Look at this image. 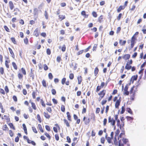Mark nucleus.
Masks as SVG:
<instances>
[{"label": "nucleus", "mask_w": 146, "mask_h": 146, "mask_svg": "<svg viewBox=\"0 0 146 146\" xmlns=\"http://www.w3.org/2000/svg\"><path fill=\"white\" fill-rule=\"evenodd\" d=\"M61 60V56H59L57 57L56 60L58 63L60 62Z\"/></svg>", "instance_id": "nucleus-54"}, {"label": "nucleus", "mask_w": 146, "mask_h": 146, "mask_svg": "<svg viewBox=\"0 0 146 146\" xmlns=\"http://www.w3.org/2000/svg\"><path fill=\"white\" fill-rule=\"evenodd\" d=\"M137 90V87L135 86H133L131 88L129 91V93L130 94V100L131 101L134 100L135 93Z\"/></svg>", "instance_id": "nucleus-3"}, {"label": "nucleus", "mask_w": 146, "mask_h": 146, "mask_svg": "<svg viewBox=\"0 0 146 146\" xmlns=\"http://www.w3.org/2000/svg\"><path fill=\"white\" fill-rule=\"evenodd\" d=\"M64 123L66 125L67 127H69L70 126V123L65 118L63 120Z\"/></svg>", "instance_id": "nucleus-35"}, {"label": "nucleus", "mask_w": 146, "mask_h": 146, "mask_svg": "<svg viewBox=\"0 0 146 146\" xmlns=\"http://www.w3.org/2000/svg\"><path fill=\"white\" fill-rule=\"evenodd\" d=\"M124 6L123 5H120L117 9V13L120 12L121 10H123L125 9Z\"/></svg>", "instance_id": "nucleus-29"}, {"label": "nucleus", "mask_w": 146, "mask_h": 146, "mask_svg": "<svg viewBox=\"0 0 146 146\" xmlns=\"http://www.w3.org/2000/svg\"><path fill=\"white\" fill-rule=\"evenodd\" d=\"M98 47V44H95L93 48V51H96Z\"/></svg>", "instance_id": "nucleus-58"}, {"label": "nucleus", "mask_w": 146, "mask_h": 146, "mask_svg": "<svg viewBox=\"0 0 146 146\" xmlns=\"http://www.w3.org/2000/svg\"><path fill=\"white\" fill-rule=\"evenodd\" d=\"M37 118L39 122L40 123H41L42 121L41 119L40 116L39 114H38L37 115Z\"/></svg>", "instance_id": "nucleus-53"}, {"label": "nucleus", "mask_w": 146, "mask_h": 146, "mask_svg": "<svg viewBox=\"0 0 146 146\" xmlns=\"http://www.w3.org/2000/svg\"><path fill=\"white\" fill-rule=\"evenodd\" d=\"M0 73L1 75H3L4 74V69L2 67L0 68Z\"/></svg>", "instance_id": "nucleus-59"}, {"label": "nucleus", "mask_w": 146, "mask_h": 146, "mask_svg": "<svg viewBox=\"0 0 146 146\" xmlns=\"http://www.w3.org/2000/svg\"><path fill=\"white\" fill-rule=\"evenodd\" d=\"M115 119H113V118L111 116H109L108 117V122L110 123L111 125L113 126H114V128H115Z\"/></svg>", "instance_id": "nucleus-10"}, {"label": "nucleus", "mask_w": 146, "mask_h": 146, "mask_svg": "<svg viewBox=\"0 0 146 146\" xmlns=\"http://www.w3.org/2000/svg\"><path fill=\"white\" fill-rule=\"evenodd\" d=\"M44 116L47 119H49L50 118V115L48 114V113L47 112H44Z\"/></svg>", "instance_id": "nucleus-40"}, {"label": "nucleus", "mask_w": 146, "mask_h": 146, "mask_svg": "<svg viewBox=\"0 0 146 146\" xmlns=\"http://www.w3.org/2000/svg\"><path fill=\"white\" fill-rule=\"evenodd\" d=\"M91 119H90L89 118H87L85 116L83 118V121H84V124L85 125H87L89 124L90 121L91 119L92 118H93L94 119H95V115L94 114H91Z\"/></svg>", "instance_id": "nucleus-8"}, {"label": "nucleus", "mask_w": 146, "mask_h": 146, "mask_svg": "<svg viewBox=\"0 0 146 146\" xmlns=\"http://www.w3.org/2000/svg\"><path fill=\"white\" fill-rule=\"evenodd\" d=\"M29 76L30 77L32 78L33 80L34 79L35 75L34 73V70H33L32 69H31V72L29 74Z\"/></svg>", "instance_id": "nucleus-20"}, {"label": "nucleus", "mask_w": 146, "mask_h": 146, "mask_svg": "<svg viewBox=\"0 0 146 146\" xmlns=\"http://www.w3.org/2000/svg\"><path fill=\"white\" fill-rule=\"evenodd\" d=\"M33 14L34 16L37 17L38 14V10L36 8H34L33 9Z\"/></svg>", "instance_id": "nucleus-26"}, {"label": "nucleus", "mask_w": 146, "mask_h": 146, "mask_svg": "<svg viewBox=\"0 0 146 146\" xmlns=\"http://www.w3.org/2000/svg\"><path fill=\"white\" fill-rule=\"evenodd\" d=\"M12 42L15 44H17V41L14 37H12L10 38Z\"/></svg>", "instance_id": "nucleus-39"}, {"label": "nucleus", "mask_w": 146, "mask_h": 146, "mask_svg": "<svg viewBox=\"0 0 146 146\" xmlns=\"http://www.w3.org/2000/svg\"><path fill=\"white\" fill-rule=\"evenodd\" d=\"M114 117L115 119V120L116 121L117 125V127H119V128L121 130H124L125 123L123 121L125 120V119L123 117H122L121 119V123L120 124V121L119 119L118 118V115L117 114L114 115Z\"/></svg>", "instance_id": "nucleus-2"}, {"label": "nucleus", "mask_w": 146, "mask_h": 146, "mask_svg": "<svg viewBox=\"0 0 146 146\" xmlns=\"http://www.w3.org/2000/svg\"><path fill=\"white\" fill-rule=\"evenodd\" d=\"M107 136L108 135L107 133H106L105 135V137L106 138L108 142L109 143H111V140L113 138L111 137H107Z\"/></svg>", "instance_id": "nucleus-36"}, {"label": "nucleus", "mask_w": 146, "mask_h": 146, "mask_svg": "<svg viewBox=\"0 0 146 146\" xmlns=\"http://www.w3.org/2000/svg\"><path fill=\"white\" fill-rule=\"evenodd\" d=\"M92 16L95 18L97 17L98 16L97 13L94 11L92 12Z\"/></svg>", "instance_id": "nucleus-62"}, {"label": "nucleus", "mask_w": 146, "mask_h": 146, "mask_svg": "<svg viewBox=\"0 0 146 146\" xmlns=\"http://www.w3.org/2000/svg\"><path fill=\"white\" fill-rule=\"evenodd\" d=\"M23 138L24 139L27 140V142L28 143L31 144L33 145H36V143L34 141L30 140L27 136L24 135L23 136Z\"/></svg>", "instance_id": "nucleus-11"}, {"label": "nucleus", "mask_w": 146, "mask_h": 146, "mask_svg": "<svg viewBox=\"0 0 146 146\" xmlns=\"http://www.w3.org/2000/svg\"><path fill=\"white\" fill-rule=\"evenodd\" d=\"M29 102L31 104V107L32 108L35 110H36L37 108L34 102H32L31 100L29 101Z\"/></svg>", "instance_id": "nucleus-21"}, {"label": "nucleus", "mask_w": 146, "mask_h": 146, "mask_svg": "<svg viewBox=\"0 0 146 146\" xmlns=\"http://www.w3.org/2000/svg\"><path fill=\"white\" fill-rule=\"evenodd\" d=\"M130 57V55L129 54H125L122 56V58L125 60H128Z\"/></svg>", "instance_id": "nucleus-18"}, {"label": "nucleus", "mask_w": 146, "mask_h": 146, "mask_svg": "<svg viewBox=\"0 0 146 146\" xmlns=\"http://www.w3.org/2000/svg\"><path fill=\"white\" fill-rule=\"evenodd\" d=\"M8 133L10 137H13L14 135V133L11 130H9Z\"/></svg>", "instance_id": "nucleus-43"}, {"label": "nucleus", "mask_w": 146, "mask_h": 146, "mask_svg": "<svg viewBox=\"0 0 146 146\" xmlns=\"http://www.w3.org/2000/svg\"><path fill=\"white\" fill-rule=\"evenodd\" d=\"M1 119L6 121L7 123L10 121V118L9 115H4L1 117Z\"/></svg>", "instance_id": "nucleus-12"}, {"label": "nucleus", "mask_w": 146, "mask_h": 146, "mask_svg": "<svg viewBox=\"0 0 146 146\" xmlns=\"http://www.w3.org/2000/svg\"><path fill=\"white\" fill-rule=\"evenodd\" d=\"M38 92V90L37 89L35 90H33L32 93V95L33 98L35 99L36 98V96L37 95V93Z\"/></svg>", "instance_id": "nucleus-19"}, {"label": "nucleus", "mask_w": 146, "mask_h": 146, "mask_svg": "<svg viewBox=\"0 0 146 146\" xmlns=\"http://www.w3.org/2000/svg\"><path fill=\"white\" fill-rule=\"evenodd\" d=\"M65 18L66 16L65 15H58V19L60 21H62Z\"/></svg>", "instance_id": "nucleus-34"}, {"label": "nucleus", "mask_w": 146, "mask_h": 146, "mask_svg": "<svg viewBox=\"0 0 146 146\" xmlns=\"http://www.w3.org/2000/svg\"><path fill=\"white\" fill-rule=\"evenodd\" d=\"M127 112L131 114H133V112L131 110L130 108H127Z\"/></svg>", "instance_id": "nucleus-57"}, {"label": "nucleus", "mask_w": 146, "mask_h": 146, "mask_svg": "<svg viewBox=\"0 0 146 146\" xmlns=\"http://www.w3.org/2000/svg\"><path fill=\"white\" fill-rule=\"evenodd\" d=\"M126 42V41L125 40H124L123 41H122V40L121 39L119 40V43L121 45L123 46L125 45V44Z\"/></svg>", "instance_id": "nucleus-41"}, {"label": "nucleus", "mask_w": 146, "mask_h": 146, "mask_svg": "<svg viewBox=\"0 0 146 146\" xmlns=\"http://www.w3.org/2000/svg\"><path fill=\"white\" fill-rule=\"evenodd\" d=\"M0 93L3 95L5 94V92L4 90L1 88H0Z\"/></svg>", "instance_id": "nucleus-61"}, {"label": "nucleus", "mask_w": 146, "mask_h": 146, "mask_svg": "<svg viewBox=\"0 0 146 146\" xmlns=\"http://www.w3.org/2000/svg\"><path fill=\"white\" fill-rule=\"evenodd\" d=\"M4 28L5 30L8 32H10L9 29L8 28V27L6 25H5L4 26Z\"/></svg>", "instance_id": "nucleus-63"}, {"label": "nucleus", "mask_w": 146, "mask_h": 146, "mask_svg": "<svg viewBox=\"0 0 146 146\" xmlns=\"http://www.w3.org/2000/svg\"><path fill=\"white\" fill-rule=\"evenodd\" d=\"M54 125L56 127H53V130L55 133H57L58 132V130H60V127L59 125L57 124H55Z\"/></svg>", "instance_id": "nucleus-17"}, {"label": "nucleus", "mask_w": 146, "mask_h": 146, "mask_svg": "<svg viewBox=\"0 0 146 146\" xmlns=\"http://www.w3.org/2000/svg\"><path fill=\"white\" fill-rule=\"evenodd\" d=\"M42 84L43 87L45 88H46L47 87V84L46 82V81L44 79H43L42 80Z\"/></svg>", "instance_id": "nucleus-42"}, {"label": "nucleus", "mask_w": 146, "mask_h": 146, "mask_svg": "<svg viewBox=\"0 0 146 146\" xmlns=\"http://www.w3.org/2000/svg\"><path fill=\"white\" fill-rule=\"evenodd\" d=\"M40 33V30L37 28L34 30L33 33V35L36 37L38 36Z\"/></svg>", "instance_id": "nucleus-16"}, {"label": "nucleus", "mask_w": 146, "mask_h": 146, "mask_svg": "<svg viewBox=\"0 0 146 146\" xmlns=\"http://www.w3.org/2000/svg\"><path fill=\"white\" fill-rule=\"evenodd\" d=\"M20 72L18 73L17 76L19 79L22 80L23 78V75H26V72L25 69L23 68H22L20 70Z\"/></svg>", "instance_id": "nucleus-4"}, {"label": "nucleus", "mask_w": 146, "mask_h": 146, "mask_svg": "<svg viewBox=\"0 0 146 146\" xmlns=\"http://www.w3.org/2000/svg\"><path fill=\"white\" fill-rule=\"evenodd\" d=\"M12 98L14 101L15 102H17L18 101V99L17 96L15 95H13L12 97Z\"/></svg>", "instance_id": "nucleus-48"}, {"label": "nucleus", "mask_w": 146, "mask_h": 146, "mask_svg": "<svg viewBox=\"0 0 146 146\" xmlns=\"http://www.w3.org/2000/svg\"><path fill=\"white\" fill-rule=\"evenodd\" d=\"M65 107L64 105H62L61 106V110L62 112H64L65 111Z\"/></svg>", "instance_id": "nucleus-55"}, {"label": "nucleus", "mask_w": 146, "mask_h": 146, "mask_svg": "<svg viewBox=\"0 0 146 146\" xmlns=\"http://www.w3.org/2000/svg\"><path fill=\"white\" fill-rule=\"evenodd\" d=\"M107 102V100L106 99H103L101 102V104L102 106L105 105Z\"/></svg>", "instance_id": "nucleus-49"}, {"label": "nucleus", "mask_w": 146, "mask_h": 146, "mask_svg": "<svg viewBox=\"0 0 146 146\" xmlns=\"http://www.w3.org/2000/svg\"><path fill=\"white\" fill-rule=\"evenodd\" d=\"M67 117L68 120L70 121H72V119L71 118V116L70 115L69 112L68 111L66 112Z\"/></svg>", "instance_id": "nucleus-31"}, {"label": "nucleus", "mask_w": 146, "mask_h": 146, "mask_svg": "<svg viewBox=\"0 0 146 146\" xmlns=\"http://www.w3.org/2000/svg\"><path fill=\"white\" fill-rule=\"evenodd\" d=\"M44 134L45 135L46 137L49 140H50L51 138V136L49 135V134L46 132H45L44 133Z\"/></svg>", "instance_id": "nucleus-46"}, {"label": "nucleus", "mask_w": 146, "mask_h": 146, "mask_svg": "<svg viewBox=\"0 0 146 146\" xmlns=\"http://www.w3.org/2000/svg\"><path fill=\"white\" fill-rule=\"evenodd\" d=\"M66 78L64 77L62 78L61 80V83L62 85H64L65 84L67 86H68L70 84V82L69 80H68L66 82Z\"/></svg>", "instance_id": "nucleus-15"}, {"label": "nucleus", "mask_w": 146, "mask_h": 146, "mask_svg": "<svg viewBox=\"0 0 146 146\" xmlns=\"http://www.w3.org/2000/svg\"><path fill=\"white\" fill-rule=\"evenodd\" d=\"M12 65L15 70H17V66L16 64L14 62H13L12 63Z\"/></svg>", "instance_id": "nucleus-44"}, {"label": "nucleus", "mask_w": 146, "mask_h": 146, "mask_svg": "<svg viewBox=\"0 0 146 146\" xmlns=\"http://www.w3.org/2000/svg\"><path fill=\"white\" fill-rule=\"evenodd\" d=\"M103 19L104 16L103 15H101L98 18V21L99 23H101L103 21Z\"/></svg>", "instance_id": "nucleus-33"}, {"label": "nucleus", "mask_w": 146, "mask_h": 146, "mask_svg": "<svg viewBox=\"0 0 146 146\" xmlns=\"http://www.w3.org/2000/svg\"><path fill=\"white\" fill-rule=\"evenodd\" d=\"M69 77L70 79L72 80L74 78V74L73 73H71L70 74Z\"/></svg>", "instance_id": "nucleus-60"}, {"label": "nucleus", "mask_w": 146, "mask_h": 146, "mask_svg": "<svg viewBox=\"0 0 146 146\" xmlns=\"http://www.w3.org/2000/svg\"><path fill=\"white\" fill-rule=\"evenodd\" d=\"M102 88L101 87V86L98 85L97 86L96 90V92H99L100 91V90Z\"/></svg>", "instance_id": "nucleus-50"}, {"label": "nucleus", "mask_w": 146, "mask_h": 146, "mask_svg": "<svg viewBox=\"0 0 146 146\" xmlns=\"http://www.w3.org/2000/svg\"><path fill=\"white\" fill-rule=\"evenodd\" d=\"M38 127L40 130V131L42 132H44V130L43 129L42 126L40 124H38Z\"/></svg>", "instance_id": "nucleus-47"}, {"label": "nucleus", "mask_w": 146, "mask_h": 146, "mask_svg": "<svg viewBox=\"0 0 146 146\" xmlns=\"http://www.w3.org/2000/svg\"><path fill=\"white\" fill-rule=\"evenodd\" d=\"M24 42L25 44H28L29 43V40L27 37H25L24 39Z\"/></svg>", "instance_id": "nucleus-45"}, {"label": "nucleus", "mask_w": 146, "mask_h": 146, "mask_svg": "<svg viewBox=\"0 0 146 146\" xmlns=\"http://www.w3.org/2000/svg\"><path fill=\"white\" fill-rule=\"evenodd\" d=\"M117 97L115 96L113 98V102H115V108L117 109H118L121 102V97H120L118 99H117Z\"/></svg>", "instance_id": "nucleus-6"}, {"label": "nucleus", "mask_w": 146, "mask_h": 146, "mask_svg": "<svg viewBox=\"0 0 146 146\" xmlns=\"http://www.w3.org/2000/svg\"><path fill=\"white\" fill-rule=\"evenodd\" d=\"M139 34L138 32H136L134 35L132 37L131 40L130 48V50L132 49L134 46V45L136 43V38L135 37V35H137Z\"/></svg>", "instance_id": "nucleus-5"}, {"label": "nucleus", "mask_w": 146, "mask_h": 146, "mask_svg": "<svg viewBox=\"0 0 146 146\" xmlns=\"http://www.w3.org/2000/svg\"><path fill=\"white\" fill-rule=\"evenodd\" d=\"M4 89L6 94L9 92V90L7 86H6L5 87Z\"/></svg>", "instance_id": "nucleus-51"}, {"label": "nucleus", "mask_w": 146, "mask_h": 146, "mask_svg": "<svg viewBox=\"0 0 146 146\" xmlns=\"http://www.w3.org/2000/svg\"><path fill=\"white\" fill-rule=\"evenodd\" d=\"M6 60L5 61V65L6 67L9 68V63H10V60L9 56L5 58Z\"/></svg>", "instance_id": "nucleus-14"}, {"label": "nucleus", "mask_w": 146, "mask_h": 146, "mask_svg": "<svg viewBox=\"0 0 146 146\" xmlns=\"http://www.w3.org/2000/svg\"><path fill=\"white\" fill-rule=\"evenodd\" d=\"M117 137L115 136L114 138L113 139L114 143L115 145L117 146L118 145V142L117 139Z\"/></svg>", "instance_id": "nucleus-38"}, {"label": "nucleus", "mask_w": 146, "mask_h": 146, "mask_svg": "<svg viewBox=\"0 0 146 146\" xmlns=\"http://www.w3.org/2000/svg\"><path fill=\"white\" fill-rule=\"evenodd\" d=\"M48 77L50 80H52L53 78V76L51 73H49L48 74Z\"/></svg>", "instance_id": "nucleus-64"}, {"label": "nucleus", "mask_w": 146, "mask_h": 146, "mask_svg": "<svg viewBox=\"0 0 146 146\" xmlns=\"http://www.w3.org/2000/svg\"><path fill=\"white\" fill-rule=\"evenodd\" d=\"M22 125L23 127V129L24 130L25 133L26 135H27L28 134V133L27 130V128L25 125L24 123Z\"/></svg>", "instance_id": "nucleus-37"}, {"label": "nucleus", "mask_w": 146, "mask_h": 146, "mask_svg": "<svg viewBox=\"0 0 146 146\" xmlns=\"http://www.w3.org/2000/svg\"><path fill=\"white\" fill-rule=\"evenodd\" d=\"M32 129L33 131L35 133H38V131L35 127L33 126L32 127Z\"/></svg>", "instance_id": "nucleus-56"}, {"label": "nucleus", "mask_w": 146, "mask_h": 146, "mask_svg": "<svg viewBox=\"0 0 146 146\" xmlns=\"http://www.w3.org/2000/svg\"><path fill=\"white\" fill-rule=\"evenodd\" d=\"M125 131L124 130L122 131V132L120 133L118 136V137L119 140L118 146H124V144H126L129 141L127 139L123 138L125 136ZM127 146H130V145L127 143Z\"/></svg>", "instance_id": "nucleus-1"}, {"label": "nucleus", "mask_w": 146, "mask_h": 146, "mask_svg": "<svg viewBox=\"0 0 146 146\" xmlns=\"http://www.w3.org/2000/svg\"><path fill=\"white\" fill-rule=\"evenodd\" d=\"M8 125L9 126L11 129H12L13 130H15L16 128L15 126H14L13 124L12 123H7Z\"/></svg>", "instance_id": "nucleus-24"}, {"label": "nucleus", "mask_w": 146, "mask_h": 146, "mask_svg": "<svg viewBox=\"0 0 146 146\" xmlns=\"http://www.w3.org/2000/svg\"><path fill=\"white\" fill-rule=\"evenodd\" d=\"M81 15L83 16L84 18H87L89 16V15L88 14H86V11H83L81 12Z\"/></svg>", "instance_id": "nucleus-27"}, {"label": "nucleus", "mask_w": 146, "mask_h": 146, "mask_svg": "<svg viewBox=\"0 0 146 146\" xmlns=\"http://www.w3.org/2000/svg\"><path fill=\"white\" fill-rule=\"evenodd\" d=\"M137 78L138 76L137 75L132 76L130 79L131 82H133L134 81L137 80Z\"/></svg>", "instance_id": "nucleus-23"}, {"label": "nucleus", "mask_w": 146, "mask_h": 146, "mask_svg": "<svg viewBox=\"0 0 146 146\" xmlns=\"http://www.w3.org/2000/svg\"><path fill=\"white\" fill-rule=\"evenodd\" d=\"M130 84H127L125 85L124 89V92L123 93L124 95L128 96L129 95V92L128 91V86Z\"/></svg>", "instance_id": "nucleus-13"}, {"label": "nucleus", "mask_w": 146, "mask_h": 146, "mask_svg": "<svg viewBox=\"0 0 146 146\" xmlns=\"http://www.w3.org/2000/svg\"><path fill=\"white\" fill-rule=\"evenodd\" d=\"M78 80V84H81L82 80V78L81 76H78L77 77Z\"/></svg>", "instance_id": "nucleus-32"}, {"label": "nucleus", "mask_w": 146, "mask_h": 146, "mask_svg": "<svg viewBox=\"0 0 146 146\" xmlns=\"http://www.w3.org/2000/svg\"><path fill=\"white\" fill-rule=\"evenodd\" d=\"M107 83H105L104 82H102L101 84V86L103 88L104 86L105 87L107 86Z\"/></svg>", "instance_id": "nucleus-52"}, {"label": "nucleus", "mask_w": 146, "mask_h": 146, "mask_svg": "<svg viewBox=\"0 0 146 146\" xmlns=\"http://www.w3.org/2000/svg\"><path fill=\"white\" fill-rule=\"evenodd\" d=\"M99 72V70L98 67H96L94 69V75L95 76H96V77H97V75L98 74Z\"/></svg>", "instance_id": "nucleus-30"}, {"label": "nucleus", "mask_w": 146, "mask_h": 146, "mask_svg": "<svg viewBox=\"0 0 146 146\" xmlns=\"http://www.w3.org/2000/svg\"><path fill=\"white\" fill-rule=\"evenodd\" d=\"M133 62V61L132 59L129 60L126 64L125 67V69L127 70H130L131 69V65L132 64Z\"/></svg>", "instance_id": "nucleus-9"}, {"label": "nucleus", "mask_w": 146, "mask_h": 146, "mask_svg": "<svg viewBox=\"0 0 146 146\" xmlns=\"http://www.w3.org/2000/svg\"><path fill=\"white\" fill-rule=\"evenodd\" d=\"M9 6L11 10H12L15 7L14 4L12 1H10L9 2Z\"/></svg>", "instance_id": "nucleus-22"}, {"label": "nucleus", "mask_w": 146, "mask_h": 146, "mask_svg": "<svg viewBox=\"0 0 146 146\" xmlns=\"http://www.w3.org/2000/svg\"><path fill=\"white\" fill-rule=\"evenodd\" d=\"M8 50H9L10 53V54H11V56L13 58H15V55L14 54L13 50L11 49V48L10 47H9L8 48Z\"/></svg>", "instance_id": "nucleus-28"}, {"label": "nucleus", "mask_w": 146, "mask_h": 146, "mask_svg": "<svg viewBox=\"0 0 146 146\" xmlns=\"http://www.w3.org/2000/svg\"><path fill=\"white\" fill-rule=\"evenodd\" d=\"M106 92V90H105L103 89L98 93V95L99 96L98 98V101L100 102L102 99L105 96Z\"/></svg>", "instance_id": "nucleus-7"}, {"label": "nucleus", "mask_w": 146, "mask_h": 146, "mask_svg": "<svg viewBox=\"0 0 146 146\" xmlns=\"http://www.w3.org/2000/svg\"><path fill=\"white\" fill-rule=\"evenodd\" d=\"M2 129L3 131H8L9 129V128L7 126L6 124H5L3 125L2 127Z\"/></svg>", "instance_id": "nucleus-25"}]
</instances>
